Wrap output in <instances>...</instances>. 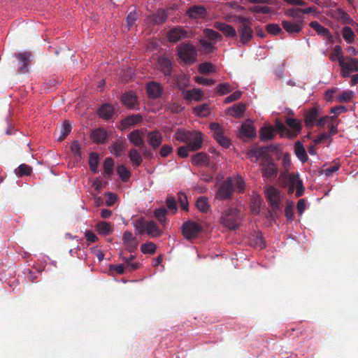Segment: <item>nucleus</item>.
Instances as JSON below:
<instances>
[{
	"mask_svg": "<svg viewBox=\"0 0 358 358\" xmlns=\"http://www.w3.org/2000/svg\"><path fill=\"white\" fill-rule=\"evenodd\" d=\"M245 189V182L240 176L227 178L217 189L215 197L220 200L225 201L231 198L233 193H243Z\"/></svg>",
	"mask_w": 358,
	"mask_h": 358,
	"instance_id": "nucleus-1",
	"label": "nucleus"
},
{
	"mask_svg": "<svg viewBox=\"0 0 358 358\" xmlns=\"http://www.w3.org/2000/svg\"><path fill=\"white\" fill-rule=\"evenodd\" d=\"M240 210L236 208L229 207L224 210L220 217V223L229 230H236L241 224Z\"/></svg>",
	"mask_w": 358,
	"mask_h": 358,
	"instance_id": "nucleus-2",
	"label": "nucleus"
},
{
	"mask_svg": "<svg viewBox=\"0 0 358 358\" xmlns=\"http://www.w3.org/2000/svg\"><path fill=\"white\" fill-rule=\"evenodd\" d=\"M178 55L185 64H193L196 61L197 52L190 42L182 43L177 46Z\"/></svg>",
	"mask_w": 358,
	"mask_h": 358,
	"instance_id": "nucleus-3",
	"label": "nucleus"
},
{
	"mask_svg": "<svg viewBox=\"0 0 358 358\" xmlns=\"http://www.w3.org/2000/svg\"><path fill=\"white\" fill-rule=\"evenodd\" d=\"M181 231L185 238L189 240L198 236L202 231V227L196 222L187 220L182 224Z\"/></svg>",
	"mask_w": 358,
	"mask_h": 358,
	"instance_id": "nucleus-4",
	"label": "nucleus"
},
{
	"mask_svg": "<svg viewBox=\"0 0 358 358\" xmlns=\"http://www.w3.org/2000/svg\"><path fill=\"white\" fill-rule=\"evenodd\" d=\"M340 66L342 77L348 78L352 72L358 71V59L347 57L346 59L340 62Z\"/></svg>",
	"mask_w": 358,
	"mask_h": 358,
	"instance_id": "nucleus-5",
	"label": "nucleus"
},
{
	"mask_svg": "<svg viewBox=\"0 0 358 358\" xmlns=\"http://www.w3.org/2000/svg\"><path fill=\"white\" fill-rule=\"evenodd\" d=\"M278 150L277 145H270L260 148L257 150H252L250 152L251 157H255V162H257L259 158L262 160H273L270 153L274 152Z\"/></svg>",
	"mask_w": 358,
	"mask_h": 358,
	"instance_id": "nucleus-6",
	"label": "nucleus"
},
{
	"mask_svg": "<svg viewBox=\"0 0 358 358\" xmlns=\"http://www.w3.org/2000/svg\"><path fill=\"white\" fill-rule=\"evenodd\" d=\"M158 69L162 71L166 78H170L172 74L173 63L166 57L160 55L157 58Z\"/></svg>",
	"mask_w": 358,
	"mask_h": 358,
	"instance_id": "nucleus-7",
	"label": "nucleus"
},
{
	"mask_svg": "<svg viewBox=\"0 0 358 358\" xmlns=\"http://www.w3.org/2000/svg\"><path fill=\"white\" fill-rule=\"evenodd\" d=\"M146 92L148 96L150 99H158L163 92L162 85L157 82H150L146 85Z\"/></svg>",
	"mask_w": 358,
	"mask_h": 358,
	"instance_id": "nucleus-8",
	"label": "nucleus"
},
{
	"mask_svg": "<svg viewBox=\"0 0 358 358\" xmlns=\"http://www.w3.org/2000/svg\"><path fill=\"white\" fill-rule=\"evenodd\" d=\"M162 135L158 130L149 131L147 134V142L153 150L157 149L162 145Z\"/></svg>",
	"mask_w": 358,
	"mask_h": 358,
	"instance_id": "nucleus-9",
	"label": "nucleus"
},
{
	"mask_svg": "<svg viewBox=\"0 0 358 358\" xmlns=\"http://www.w3.org/2000/svg\"><path fill=\"white\" fill-rule=\"evenodd\" d=\"M213 27L221 31L226 37L234 38L236 36V31L231 26L222 22H215Z\"/></svg>",
	"mask_w": 358,
	"mask_h": 358,
	"instance_id": "nucleus-10",
	"label": "nucleus"
},
{
	"mask_svg": "<svg viewBox=\"0 0 358 358\" xmlns=\"http://www.w3.org/2000/svg\"><path fill=\"white\" fill-rule=\"evenodd\" d=\"M19 61L18 71L24 73L29 71L28 66L31 62V54L30 52L18 53L15 55Z\"/></svg>",
	"mask_w": 358,
	"mask_h": 358,
	"instance_id": "nucleus-11",
	"label": "nucleus"
},
{
	"mask_svg": "<svg viewBox=\"0 0 358 358\" xmlns=\"http://www.w3.org/2000/svg\"><path fill=\"white\" fill-rule=\"evenodd\" d=\"M238 32L240 37V41L243 45L247 44L253 36V30L250 25H241L238 27Z\"/></svg>",
	"mask_w": 358,
	"mask_h": 358,
	"instance_id": "nucleus-12",
	"label": "nucleus"
},
{
	"mask_svg": "<svg viewBox=\"0 0 358 358\" xmlns=\"http://www.w3.org/2000/svg\"><path fill=\"white\" fill-rule=\"evenodd\" d=\"M187 31L181 27H173L167 33L169 41L171 43H177L180 40L187 37Z\"/></svg>",
	"mask_w": 358,
	"mask_h": 358,
	"instance_id": "nucleus-13",
	"label": "nucleus"
},
{
	"mask_svg": "<svg viewBox=\"0 0 358 358\" xmlns=\"http://www.w3.org/2000/svg\"><path fill=\"white\" fill-rule=\"evenodd\" d=\"M282 26L283 29L289 34H298L301 31L303 28V21L296 22L282 20Z\"/></svg>",
	"mask_w": 358,
	"mask_h": 358,
	"instance_id": "nucleus-14",
	"label": "nucleus"
},
{
	"mask_svg": "<svg viewBox=\"0 0 358 358\" xmlns=\"http://www.w3.org/2000/svg\"><path fill=\"white\" fill-rule=\"evenodd\" d=\"M143 134V129L134 130L128 135V139L134 145L143 149L145 148V142L142 136Z\"/></svg>",
	"mask_w": 358,
	"mask_h": 358,
	"instance_id": "nucleus-15",
	"label": "nucleus"
},
{
	"mask_svg": "<svg viewBox=\"0 0 358 358\" xmlns=\"http://www.w3.org/2000/svg\"><path fill=\"white\" fill-rule=\"evenodd\" d=\"M203 139L201 132H192L187 145L190 151H196L202 147Z\"/></svg>",
	"mask_w": 358,
	"mask_h": 358,
	"instance_id": "nucleus-16",
	"label": "nucleus"
},
{
	"mask_svg": "<svg viewBox=\"0 0 358 358\" xmlns=\"http://www.w3.org/2000/svg\"><path fill=\"white\" fill-rule=\"evenodd\" d=\"M261 165L264 166L263 174L264 177L271 178L278 174V167L273 160H262Z\"/></svg>",
	"mask_w": 358,
	"mask_h": 358,
	"instance_id": "nucleus-17",
	"label": "nucleus"
},
{
	"mask_svg": "<svg viewBox=\"0 0 358 358\" xmlns=\"http://www.w3.org/2000/svg\"><path fill=\"white\" fill-rule=\"evenodd\" d=\"M187 14L190 18H205L207 15L206 8L201 5L193 6L187 10Z\"/></svg>",
	"mask_w": 358,
	"mask_h": 358,
	"instance_id": "nucleus-18",
	"label": "nucleus"
},
{
	"mask_svg": "<svg viewBox=\"0 0 358 358\" xmlns=\"http://www.w3.org/2000/svg\"><path fill=\"white\" fill-rule=\"evenodd\" d=\"M289 182H290V187L289 190L290 192H293L294 188L296 187V191L295 193V195L296 197L301 196L304 193V187L303 185V182L301 180L299 179V177L294 176V174H292L289 176Z\"/></svg>",
	"mask_w": 358,
	"mask_h": 358,
	"instance_id": "nucleus-19",
	"label": "nucleus"
},
{
	"mask_svg": "<svg viewBox=\"0 0 358 358\" xmlns=\"http://www.w3.org/2000/svg\"><path fill=\"white\" fill-rule=\"evenodd\" d=\"M115 113V108L109 103L102 104L98 110L99 117L106 120L112 119Z\"/></svg>",
	"mask_w": 358,
	"mask_h": 358,
	"instance_id": "nucleus-20",
	"label": "nucleus"
},
{
	"mask_svg": "<svg viewBox=\"0 0 358 358\" xmlns=\"http://www.w3.org/2000/svg\"><path fill=\"white\" fill-rule=\"evenodd\" d=\"M183 98L187 101H200L203 97V92L201 89L194 88L190 90L182 92Z\"/></svg>",
	"mask_w": 358,
	"mask_h": 358,
	"instance_id": "nucleus-21",
	"label": "nucleus"
},
{
	"mask_svg": "<svg viewBox=\"0 0 358 358\" xmlns=\"http://www.w3.org/2000/svg\"><path fill=\"white\" fill-rule=\"evenodd\" d=\"M168 16L166 10L159 9L155 13L150 15L149 19L155 24H162L166 22Z\"/></svg>",
	"mask_w": 358,
	"mask_h": 358,
	"instance_id": "nucleus-22",
	"label": "nucleus"
},
{
	"mask_svg": "<svg viewBox=\"0 0 358 358\" xmlns=\"http://www.w3.org/2000/svg\"><path fill=\"white\" fill-rule=\"evenodd\" d=\"M266 194L267 199L271 203V205L274 208H277L278 206V203L280 200V193L278 189L273 187H269L267 189Z\"/></svg>",
	"mask_w": 358,
	"mask_h": 358,
	"instance_id": "nucleus-23",
	"label": "nucleus"
},
{
	"mask_svg": "<svg viewBox=\"0 0 358 358\" xmlns=\"http://www.w3.org/2000/svg\"><path fill=\"white\" fill-rule=\"evenodd\" d=\"M319 116V110L313 107L309 109L305 114V124L307 127L314 125L315 120Z\"/></svg>",
	"mask_w": 358,
	"mask_h": 358,
	"instance_id": "nucleus-24",
	"label": "nucleus"
},
{
	"mask_svg": "<svg viewBox=\"0 0 358 358\" xmlns=\"http://www.w3.org/2000/svg\"><path fill=\"white\" fill-rule=\"evenodd\" d=\"M152 238H157L162 235L163 232L155 222L150 220L147 222L145 232Z\"/></svg>",
	"mask_w": 358,
	"mask_h": 358,
	"instance_id": "nucleus-25",
	"label": "nucleus"
},
{
	"mask_svg": "<svg viewBox=\"0 0 358 358\" xmlns=\"http://www.w3.org/2000/svg\"><path fill=\"white\" fill-rule=\"evenodd\" d=\"M246 105L242 102L238 103L227 109V114L232 117H239L245 110Z\"/></svg>",
	"mask_w": 358,
	"mask_h": 358,
	"instance_id": "nucleus-26",
	"label": "nucleus"
},
{
	"mask_svg": "<svg viewBox=\"0 0 358 358\" xmlns=\"http://www.w3.org/2000/svg\"><path fill=\"white\" fill-rule=\"evenodd\" d=\"M192 163L196 166H204L209 164V157L205 152H198L192 157Z\"/></svg>",
	"mask_w": 358,
	"mask_h": 358,
	"instance_id": "nucleus-27",
	"label": "nucleus"
},
{
	"mask_svg": "<svg viewBox=\"0 0 358 358\" xmlns=\"http://www.w3.org/2000/svg\"><path fill=\"white\" fill-rule=\"evenodd\" d=\"M91 138L97 143H104L108 138V134L105 129L99 128L92 132Z\"/></svg>",
	"mask_w": 358,
	"mask_h": 358,
	"instance_id": "nucleus-28",
	"label": "nucleus"
},
{
	"mask_svg": "<svg viewBox=\"0 0 358 358\" xmlns=\"http://www.w3.org/2000/svg\"><path fill=\"white\" fill-rule=\"evenodd\" d=\"M122 103L129 108H134L137 103V97L133 92H127L122 96Z\"/></svg>",
	"mask_w": 358,
	"mask_h": 358,
	"instance_id": "nucleus-29",
	"label": "nucleus"
},
{
	"mask_svg": "<svg viewBox=\"0 0 358 358\" xmlns=\"http://www.w3.org/2000/svg\"><path fill=\"white\" fill-rule=\"evenodd\" d=\"M294 152L296 157L301 162L304 163L308 161V157L305 148L300 141H296L294 145Z\"/></svg>",
	"mask_w": 358,
	"mask_h": 358,
	"instance_id": "nucleus-30",
	"label": "nucleus"
},
{
	"mask_svg": "<svg viewBox=\"0 0 358 358\" xmlns=\"http://www.w3.org/2000/svg\"><path fill=\"white\" fill-rule=\"evenodd\" d=\"M309 26L317 31L319 35L323 36L326 38H330L331 33L329 30L321 25L317 21H312L309 23Z\"/></svg>",
	"mask_w": 358,
	"mask_h": 358,
	"instance_id": "nucleus-31",
	"label": "nucleus"
},
{
	"mask_svg": "<svg viewBox=\"0 0 358 358\" xmlns=\"http://www.w3.org/2000/svg\"><path fill=\"white\" fill-rule=\"evenodd\" d=\"M241 134L248 138H255L256 136V130L250 123H243L240 129Z\"/></svg>",
	"mask_w": 358,
	"mask_h": 358,
	"instance_id": "nucleus-32",
	"label": "nucleus"
},
{
	"mask_svg": "<svg viewBox=\"0 0 358 358\" xmlns=\"http://www.w3.org/2000/svg\"><path fill=\"white\" fill-rule=\"evenodd\" d=\"M129 158L130 161L131 162L132 166L134 167L139 166L143 162V158H142L141 154L135 148H132L130 150V151L129 152Z\"/></svg>",
	"mask_w": 358,
	"mask_h": 358,
	"instance_id": "nucleus-33",
	"label": "nucleus"
},
{
	"mask_svg": "<svg viewBox=\"0 0 358 358\" xmlns=\"http://www.w3.org/2000/svg\"><path fill=\"white\" fill-rule=\"evenodd\" d=\"M112 148L113 150L111 151V152L115 156L120 157L127 148L126 141L122 140H118L113 143Z\"/></svg>",
	"mask_w": 358,
	"mask_h": 358,
	"instance_id": "nucleus-34",
	"label": "nucleus"
},
{
	"mask_svg": "<svg viewBox=\"0 0 358 358\" xmlns=\"http://www.w3.org/2000/svg\"><path fill=\"white\" fill-rule=\"evenodd\" d=\"M96 228L98 233L103 236L109 235L112 231L111 225L107 222H99L96 225Z\"/></svg>",
	"mask_w": 358,
	"mask_h": 358,
	"instance_id": "nucleus-35",
	"label": "nucleus"
},
{
	"mask_svg": "<svg viewBox=\"0 0 358 358\" xmlns=\"http://www.w3.org/2000/svg\"><path fill=\"white\" fill-rule=\"evenodd\" d=\"M329 57L332 61H338L339 64L341 61H344L345 59L341 47L336 45L331 52Z\"/></svg>",
	"mask_w": 358,
	"mask_h": 358,
	"instance_id": "nucleus-36",
	"label": "nucleus"
},
{
	"mask_svg": "<svg viewBox=\"0 0 358 358\" xmlns=\"http://www.w3.org/2000/svg\"><path fill=\"white\" fill-rule=\"evenodd\" d=\"M71 131V125L68 120H65L62 124L60 129V135L57 138L58 141H62L70 134Z\"/></svg>",
	"mask_w": 358,
	"mask_h": 358,
	"instance_id": "nucleus-37",
	"label": "nucleus"
},
{
	"mask_svg": "<svg viewBox=\"0 0 358 358\" xmlns=\"http://www.w3.org/2000/svg\"><path fill=\"white\" fill-rule=\"evenodd\" d=\"M192 131H186L182 129H178L174 135L176 141L182 143H187L192 134Z\"/></svg>",
	"mask_w": 358,
	"mask_h": 358,
	"instance_id": "nucleus-38",
	"label": "nucleus"
},
{
	"mask_svg": "<svg viewBox=\"0 0 358 358\" xmlns=\"http://www.w3.org/2000/svg\"><path fill=\"white\" fill-rule=\"evenodd\" d=\"M196 206L202 213H207L210 208L208 199L205 196H199L197 199Z\"/></svg>",
	"mask_w": 358,
	"mask_h": 358,
	"instance_id": "nucleus-39",
	"label": "nucleus"
},
{
	"mask_svg": "<svg viewBox=\"0 0 358 358\" xmlns=\"http://www.w3.org/2000/svg\"><path fill=\"white\" fill-rule=\"evenodd\" d=\"M287 125L294 130L295 136L299 133L302 129L301 122L295 118H287L286 120Z\"/></svg>",
	"mask_w": 358,
	"mask_h": 358,
	"instance_id": "nucleus-40",
	"label": "nucleus"
},
{
	"mask_svg": "<svg viewBox=\"0 0 358 358\" xmlns=\"http://www.w3.org/2000/svg\"><path fill=\"white\" fill-rule=\"evenodd\" d=\"M342 36L348 44H351L355 41V34L350 27H344L342 30Z\"/></svg>",
	"mask_w": 358,
	"mask_h": 358,
	"instance_id": "nucleus-41",
	"label": "nucleus"
},
{
	"mask_svg": "<svg viewBox=\"0 0 358 358\" xmlns=\"http://www.w3.org/2000/svg\"><path fill=\"white\" fill-rule=\"evenodd\" d=\"M147 222L143 217L138 218L134 222V227L139 234L142 235L145 232Z\"/></svg>",
	"mask_w": 358,
	"mask_h": 358,
	"instance_id": "nucleus-42",
	"label": "nucleus"
},
{
	"mask_svg": "<svg viewBox=\"0 0 358 358\" xmlns=\"http://www.w3.org/2000/svg\"><path fill=\"white\" fill-rule=\"evenodd\" d=\"M274 137V129L272 127H265L260 130V138L262 141L271 140Z\"/></svg>",
	"mask_w": 358,
	"mask_h": 358,
	"instance_id": "nucleus-43",
	"label": "nucleus"
},
{
	"mask_svg": "<svg viewBox=\"0 0 358 358\" xmlns=\"http://www.w3.org/2000/svg\"><path fill=\"white\" fill-rule=\"evenodd\" d=\"M117 173L123 182H127L131 176L128 169L123 164L117 166Z\"/></svg>",
	"mask_w": 358,
	"mask_h": 358,
	"instance_id": "nucleus-44",
	"label": "nucleus"
},
{
	"mask_svg": "<svg viewBox=\"0 0 358 358\" xmlns=\"http://www.w3.org/2000/svg\"><path fill=\"white\" fill-rule=\"evenodd\" d=\"M114 161L111 157H107L103 162V170L106 176L110 177L113 173Z\"/></svg>",
	"mask_w": 358,
	"mask_h": 358,
	"instance_id": "nucleus-45",
	"label": "nucleus"
},
{
	"mask_svg": "<svg viewBox=\"0 0 358 358\" xmlns=\"http://www.w3.org/2000/svg\"><path fill=\"white\" fill-rule=\"evenodd\" d=\"M157 250V245L153 242H148L141 245V250L143 254L153 255Z\"/></svg>",
	"mask_w": 358,
	"mask_h": 358,
	"instance_id": "nucleus-46",
	"label": "nucleus"
},
{
	"mask_svg": "<svg viewBox=\"0 0 358 358\" xmlns=\"http://www.w3.org/2000/svg\"><path fill=\"white\" fill-rule=\"evenodd\" d=\"M99 164V155L96 152H91L89 158V165L90 166V170L96 173L97 171V167Z\"/></svg>",
	"mask_w": 358,
	"mask_h": 358,
	"instance_id": "nucleus-47",
	"label": "nucleus"
},
{
	"mask_svg": "<svg viewBox=\"0 0 358 358\" xmlns=\"http://www.w3.org/2000/svg\"><path fill=\"white\" fill-rule=\"evenodd\" d=\"M31 172V167L25 164H20L18 166L17 169L15 171L16 174L20 177H22L24 176H30Z\"/></svg>",
	"mask_w": 358,
	"mask_h": 358,
	"instance_id": "nucleus-48",
	"label": "nucleus"
},
{
	"mask_svg": "<svg viewBox=\"0 0 358 358\" xmlns=\"http://www.w3.org/2000/svg\"><path fill=\"white\" fill-rule=\"evenodd\" d=\"M203 34L208 39L214 41H221L222 38L221 34L211 29H204Z\"/></svg>",
	"mask_w": 358,
	"mask_h": 358,
	"instance_id": "nucleus-49",
	"label": "nucleus"
},
{
	"mask_svg": "<svg viewBox=\"0 0 358 358\" xmlns=\"http://www.w3.org/2000/svg\"><path fill=\"white\" fill-rule=\"evenodd\" d=\"M232 88L228 83L219 84L216 87V93L219 95H224L230 93Z\"/></svg>",
	"mask_w": 358,
	"mask_h": 358,
	"instance_id": "nucleus-50",
	"label": "nucleus"
},
{
	"mask_svg": "<svg viewBox=\"0 0 358 358\" xmlns=\"http://www.w3.org/2000/svg\"><path fill=\"white\" fill-rule=\"evenodd\" d=\"M142 121V117L140 115H134L127 117L123 120L124 126H133Z\"/></svg>",
	"mask_w": 358,
	"mask_h": 358,
	"instance_id": "nucleus-51",
	"label": "nucleus"
},
{
	"mask_svg": "<svg viewBox=\"0 0 358 358\" xmlns=\"http://www.w3.org/2000/svg\"><path fill=\"white\" fill-rule=\"evenodd\" d=\"M250 10L256 13H270L272 8L267 6L255 5L249 8Z\"/></svg>",
	"mask_w": 358,
	"mask_h": 358,
	"instance_id": "nucleus-52",
	"label": "nucleus"
},
{
	"mask_svg": "<svg viewBox=\"0 0 358 358\" xmlns=\"http://www.w3.org/2000/svg\"><path fill=\"white\" fill-rule=\"evenodd\" d=\"M166 214H167V210L165 208H157L155 210V217L162 224H164L166 222Z\"/></svg>",
	"mask_w": 358,
	"mask_h": 358,
	"instance_id": "nucleus-53",
	"label": "nucleus"
},
{
	"mask_svg": "<svg viewBox=\"0 0 358 358\" xmlns=\"http://www.w3.org/2000/svg\"><path fill=\"white\" fill-rule=\"evenodd\" d=\"M194 110L197 115L203 117L207 116L210 113L209 106L207 103L196 106Z\"/></svg>",
	"mask_w": 358,
	"mask_h": 358,
	"instance_id": "nucleus-54",
	"label": "nucleus"
},
{
	"mask_svg": "<svg viewBox=\"0 0 358 358\" xmlns=\"http://www.w3.org/2000/svg\"><path fill=\"white\" fill-rule=\"evenodd\" d=\"M178 200L180 203L181 209L187 211L188 210V201L187 195L182 192L178 194Z\"/></svg>",
	"mask_w": 358,
	"mask_h": 358,
	"instance_id": "nucleus-55",
	"label": "nucleus"
},
{
	"mask_svg": "<svg viewBox=\"0 0 358 358\" xmlns=\"http://www.w3.org/2000/svg\"><path fill=\"white\" fill-rule=\"evenodd\" d=\"M273 129H274V131H276L278 132H280L282 135L287 134L288 135V136H291L290 131L287 129L285 125L278 120H275Z\"/></svg>",
	"mask_w": 358,
	"mask_h": 358,
	"instance_id": "nucleus-56",
	"label": "nucleus"
},
{
	"mask_svg": "<svg viewBox=\"0 0 358 358\" xmlns=\"http://www.w3.org/2000/svg\"><path fill=\"white\" fill-rule=\"evenodd\" d=\"M353 95L352 91H344L338 96L337 99L340 103H348L352 99Z\"/></svg>",
	"mask_w": 358,
	"mask_h": 358,
	"instance_id": "nucleus-57",
	"label": "nucleus"
},
{
	"mask_svg": "<svg viewBox=\"0 0 358 358\" xmlns=\"http://www.w3.org/2000/svg\"><path fill=\"white\" fill-rule=\"evenodd\" d=\"M199 71L201 73H209L215 71L214 65L210 63L204 62L199 65Z\"/></svg>",
	"mask_w": 358,
	"mask_h": 358,
	"instance_id": "nucleus-58",
	"label": "nucleus"
},
{
	"mask_svg": "<svg viewBox=\"0 0 358 358\" xmlns=\"http://www.w3.org/2000/svg\"><path fill=\"white\" fill-rule=\"evenodd\" d=\"M216 141L223 148H228L231 145V141L229 138L225 136L223 133L220 135H217L215 138H214Z\"/></svg>",
	"mask_w": 358,
	"mask_h": 358,
	"instance_id": "nucleus-59",
	"label": "nucleus"
},
{
	"mask_svg": "<svg viewBox=\"0 0 358 358\" xmlns=\"http://www.w3.org/2000/svg\"><path fill=\"white\" fill-rule=\"evenodd\" d=\"M285 15L293 18H301L303 15L302 8H288L285 10Z\"/></svg>",
	"mask_w": 358,
	"mask_h": 358,
	"instance_id": "nucleus-60",
	"label": "nucleus"
},
{
	"mask_svg": "<svg viewBox=\"0 0 358 358\" xmlns=\"http://www.w3.org/2000/svg\"><path fill=\"white\" fill-rule=\"evenodd\" d=\"M138 16V14L136 13V11L135 10L131 11L127 16V18H126V21H127V24L129 27V29L130 27H131L136 22V21L137 20Z\"/></svg>",
	"mask_w": 358,
	"mask_h": 358,
	"instance_id": "nucleus-61",
	"label": "nucleus"
},
{
	"mask_svg": "<svg viewBox=\"0 0 358 358\" xmlns=\"http://www.w3.org/2000/svg\"><path fill=\"white\" fill-rule=\"evenodd\" d=\"M123 244L124 245L126 250H127L130 253H133L137 250L138 245V241L136 239L133 240L132 241H128Z\"/></svg>",
	"mask_w": 358,
	"mask_h": 358,
	"instance_id": "nucleus-62",
	"label": "nucleus"
},
{
	"mask_svg": "<svg viewBox=\"0 0 358 358\" xmlns=\"http://www.w3.org/2000/svg\"><path fill=\"white\" fill-rule=\"evenodd\" d=\"M176 85L179 90L185 91V89L189 86V79L185 76H181L177 80Z\"/></svg>",
	"mask_w": 358,
	"mask_h": 358,
	"instance_id": "nucleus-63",
	"label": "nucleus"
},
{
	"mask_svg": "<svg viewBox=\"0 0 358 358\" xmlns=\"http://www.w3.org/2000/svg\"><path fill=\"white\" fill-rule=\"evenodd\" d=\"M267 31L272 35H277L282 32V29L277 24H268L266 26Z\"/></svg>",
	"mask_w": 358,
	"mask_h": 358,
	"instance_id": "nucleus-64",
	"label": "nucleus"
}]
</instances>
